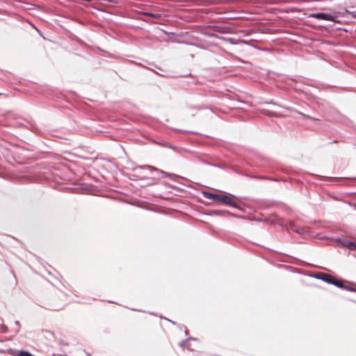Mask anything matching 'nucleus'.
Wrapping results in <instances>:
<instances>
[{
    "label": "nucleus",
    "mask_w": 356,
    "mask_h": 356,
    "mask_svg": "<svg viewBox=\"0 0 356 356\" xmlns=\"http://www.w3.org/2000/svg\"><path fill=\"white\" fill-rule=\"evenodd\" d=\"M204 196L206 198L211 199L216 202H222L227 205L231 206L234 208H237V204L227 195H222L216 193H204Z\"/></svg>",
    "instance_id": "obj_1"
},
{
    "label": "nucleus",
    "mask_w": 356,
    "mask_h": 356,
    "mask_svg": "<svg viewBox=\"0 0 356 356\" xmlns=\"http://www.w3.org/2000/svg\"><path fill=\"white\" fill-rule=\"evenodd\" d=\"M83 191H84L83 193H85L86 194L88 193V189L87 188H84Z\"/></svg>",
    "instance_id": "obj_9"
},
{
    "label": "nucleus",
    "mask_w": 356,
    "mask_h": 356,
    "mask_svg": "<svg viewBox=\"0 0 356 356\" xmlns=\"http://www.w3.org/2000/svg\"><path fill=\"white\" fill-rule=\"evenodd\" d=\"M332 284H334V286H337L339 288H343L344 287V285L339 281L338 280H336L334 279H333V281L332 282Z\"/></svg>",
    "instance_id": "obj_4"
},
{
    "label": "nucleus",
    "mask_w": 356,
    "mask_h": 356,
    "mask_svg": "<svg viewBox=\"0 0 356 356\" xmlns=\"http://www.w3.org/2000/svg\"><path fill=\"white\" fill-rule=\"evenodd\" d=\"M350 248L352 250H356V243H351Z\"/></svg>",
    "instance_id": "obj_7"
},
{
    "label": "nucleus",
    "mask_w": 356,
    "mask_h": 356,
    "mask_svg": "<svg viewBox=\"0 0 356 356\" xmlns=\"http://www.w3.org/2000/svg\"><path fill=\"white\" fill-rule=\"evenodd\" d=\"M190 346H191V345H189V344L188 345V349H191V350H193V349L190 347Z\"/></svg>",
    "instance_id": "obj_10"
},
{
    "label": "nucleus",
    "mask_w": 356,
    "mask_h": 356,
    "mask_svg": "<svg viewBox=\"0 0 356 356\" xmlns=\"http://www.w3.org/2000/svg\"><path fill=\"white\" fill-rule=\"evenodd\" d=\"M318 278L329 284H332L334 279V277L332 275L325 273L319 276Z\"/></svg>",
    "instance_id": "obj_2"
},
{
    "label": "nucleus",
    "mask_w": 356,
    "mask_h": 356,
    "mask_svg": "<svg viewBox=\"0 0 356 356\" xmlns=\"http://www.w3.org/2000/svg\"><path fill=\"white\" fill-rule=\"evenodd\" d=\"M17 356H34L29 352L21 350L18 353Z\"/></svg>",
    "instance_id": "obj_5"
},
{
    "label": "nucleus",
    "mask_w": 356,
    "mask_h": 356,
    "mask_svg": "<svg viewBox=\"0 0 356 356\" xmlns=\"http://www.w3.org/2000/svg\"><path fill=\"white\" fill-rule=\"evenodd\" d=\"M152 170L158 171L157 169H156V168H152Z\"/></svg>",
    "instance_id": "obj_11"
},
{
    "label": "nucleus",
    "mask_w": 356,
    "mask_h": 356,
    "mask_svg": "<svg viewBox=\"0 0 356 356\" xmlns=\"http://www.w3.org/2000/svg\"><path fill=\"white\" fill-rule=\"evenodd\" d=\"M159 172L162 175V176H163V177H168V176H169V177H170V176H172V175H170V174H168V173H167V172H164V171H163V170H159Z\"/></svg>",
    "instance_id": "obj_6"
},
{
    "label": "nucleus",
    "mask_w": 356,
    "mask_h": 356,
    "mask_svg": "<svg viewBox=\"0 0 356 356\" xmlns=\"http://www.w3.org/2000/svg\"><path fill=\"white\" fill-rule=\"evenodd\" d=\"M316 18L328 20L330 18V16L325 13H316L314 15Z\"/></svg>",
    "instance_id": "obj_3"
},
{
    "label": "nucleus",
    "mask_w": 356,
    "mask_h": 356,
    "mask_svg": "<svg viewBox=\"0 0 356 356\" xmlns=\"http://www.w3.org/2000/svg\"><path fill=\"white\" fill-rule=\"evenodd\" d=\"M188 341H182L180 343V346L181 347H184L186 344H188Z\"/></svg>",
    "instance_id": "obj_8"
}]
</instances>
